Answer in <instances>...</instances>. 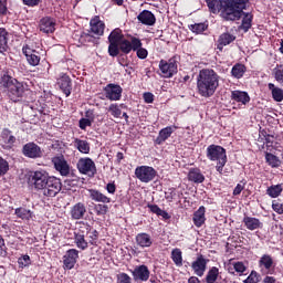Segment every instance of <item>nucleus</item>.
<instances>
[{
	"label": "nucleus",
	"instance_id": "1",
	"mask_svg": "<svg viewBox=\"0 0 283 283\" xmlns=\"http://www.w3.org/2000/svg\"><path fill=\"white\" fill-rule=\"evenodd\" d=\"M206 3L212 14H220L223 21H240L241 30L249 32L251 23H253V15L244 13L249 0H206Z\"/></svg>",
	"mask_w": 283,
	"mask_h": 283
},
{
	"label": "nucleus",
	"instance_id": "2",
	"mask_svg": "<svg viewBox=\"0 0 283 283\" xmlns=\"http://www.w3.org/2000/svg\"><path fill=\"white\" fill-rule=\"evenodd\" d=\"M220 87V75L212 69H202L197 76L198 94L203 98H211Z\"/></svg>",
	"mask_w": 283,
	"mask_h": 283
},
{
	"label": "nucleus",
	"instance_id": "3",
	"mask_svg": "<svg viewBox=\"0 0 283 283\" xmlns=\"http://www.w3.org/2000/svg\"><path fill=\"white\" fill-rule=\"evenodd\" d=\"M206 156L212 163H217L216 170L222 174L224 165H227V150L222 146L210 145L207 147Z\"/></svg>",
	"mask_w": 283,
	"mask_h": 283
},
{
	"label": "nucleus",
	"instance_id": "4",
	"mask_svg": "<svg viewBox=\"0 0 283 283\" xmlns=\"http://www.w3.org/2000/svg\"><path fill=\"white\" fill-rule=\"evenodd\" d=\"M52 176L45 170H33L29 172L28 184L34 187L36 191H41Z\"/></svg>",
	"mask_w": 283,
	"mask_h": 283
},
{
	"label": "nucleus",
	"instance_id": "5",
	"mask_svg": "<svg viewBox=\"0 0 283 283\" xmlns=\"http://www.w3.org/2000/svg\"><path fill=\"white\" fill-rule=\"evenodd\" d=\"M63 185L61 184V179L51 176L44 187L40 190L46 198H54L61 193Z\"/></svg>",
	"mask_w": 283,
	"mask_h": 283
},
{
	"label": "nucleus",
	"instance_id": "6",
	"mask_svg": "<svg viewBox=\"0 0 283 283\" xmlns=\"http://www.w3.org/2000/svg\"><path fill=\"white\" fill-rule=\"evenodd\" d=\"M125 39L120 29H114L108 35V54L109 56H118L119 49L118 44Z\"/></svg>",
	"mask_w": 283,
	"mask_h": 283
},
{
	"label": "nucleus",
	"instance_id": "7",
	"mask_svg": "<svg viewBox=\"0 0 283 283\" xmlns=\"http://www.w3.org/2000/svg\"><path fill=\"white\" fill-rule=\"evenodd\" d=\"M77 169L80 174L88 176L90 178L96 176V164L90 157L80 158L77 161Z\"/></svg>",
	"mask_w": 283,
	"mask_h": 283
},
{
	"label": "nucleus",
	"instance_id": "8",
	"mask_svg": "<svg viewBox=\"0 0 283 283\" xmlns=\"http://www.w3.org/2000/svg\"><path fill=\"white\" fill-rule=\"evenodd\" d=\"M158 172L150 166H138L135 169V176L140 182H151L156 178Z\"/></svg>",
	"mask_w": 283,
	"mask_h": 283
},
{
	"label": "nucleus",
	"instance_id": "9",
	"mask_svg": "<svg viewBox=\"0 0 283 283\" xmlns=\"http://www.w3.org/2000/svg\"><path fill=\"white\" fill-rule=\"evenodd\" d=\"M159 70L161 72V76L164 78H171L174 74H178V64L176 63V60H160L159 62Z\"/></svg>",
	"mask_w": 283,
	"mask_h": 283
},
{
	"label": "nucleus",
	"instance_id": "10",
	"mask_svg": "<svg viewBox=\"0 0 283 283\" xmlns=\"http://www.w3.org/2000/svg\"><path fill=\"white\" fill-rule=\"evenodd\" d=\"M143 45L140 39L136 36H132L130 40L123 39L118 44V50L122 51L124 54H129L132 50H138Z\"/></svg>",
	"mask_w": 283,
	"mask_h": 283
},
{
	"label": "nucleus",
	"instance_id": "11",
	"mask_svg": "<svg viewBox=\"0 0 283 283\" xmlns=\"http://www.w3.org/2000/svg\"><path fill=\"white\" fill-rule=\"evenodd\" d=\"M22 154L23 156H25V158H32L33 160H36V158L43 157V150L34 142H30L25 144L22 147Z\"/></svg>",
	"mask_w": 283,
	"mask_h": 283
},
{
	"label": "nucleus",
	"instance_id": "12",
	"mask_svg": "<svg viewBox=\"0 0 283 283\" xmlns=\"http://www.w3.org/2000/svg\"><path fill=\"white\" fill-rule=\"evenodd\" d=\"M104 94L108 101H120L123 98V87L118 84H107Z\"/></svg>",
	"mask_w": 283,
	"mask_h": 283
},
{
	"label": "nucleus",
	"instance_id": "13",
	"mask_svg": "<svg viewBox=\"0 0 283 283\" xmlns=\"http://www.w3.org/2000/svg\"><path fill=\"white\" fill-rule=\"evenodd\" d=\"M25 92V86L23 83L15 80L14 83L11 84V86L8 88V96L13 101V103H17L19 98L23 97V94Z\"/></svg>",
	"mask_w": 283,
	"mask_h": 283
},
{
	"label": "nucleus",
	"instance_id": "14",
	"mask_svg": "<svg viewBox=\"0 0 283 283\" xmlns=\"http://www.w3.org/2000/svg\"><path fill=\"white\" fill-rule=\"evenodd\" d=\"M52 163L59 174H61L62 176H70V164H67V160H65V157L63 155H57L53 157Z\"/></svg>",
	"mask_w": 283,
	"mask_h": 283
},
{
	"label": "nucleus",
	"instance_id": "15",
	"mask_svg": "<svg viewBox=\"0 0 283 283\" xmlns=\"http://www.w3.org/2000/svg\"><path fill=\"white\" fill-rule=\"evenodd\" d=\"M76 262H78V250L76 249L67 250L63 256L64 269L72 271V269L76 265Z\"/></svg>",
	"mask_w": 283,
	"mask_h": 283
},
{
	"label": "nucleus",
	"instance_id": "16",
	"mask_svg": "<svg viewBox=\"0 0 283 283\" xmlns=\"http://www.w3.org/2000/svg\"><path fill=\"white\" fill-rule=\"evenodd\" d=\"M209 260L205 259L203 255H199L196 261L192 262L191 269L195 273V275H198V277H202L205 275V271H207V263Z\"/></svg>",
	"mask_w": 283,
	"mask_h": 283
},
{
	"label": "nucleus",
	"instance_id": "17",
	"mask_svg": "<svg viewBox=\"0 0 283 283\" xmlns=\"http://www.w3.org/2000/svg\"><path fill=\"white\" fill-rule=\"evenodd\" d=\"M56 30V20L54 18H43L40 21V32L52 34Z\"/></svg>",
	"mask_w": 283,
	"mask_h": 283
},
{
	"label": "nucleus",
	"instance_id": "18",
	"mask_svg": "<svg viewBox=\"0 0 283 283\" xmlns=\"http://www.w3.org/2000/svg\"><path fill=\"white\" fill-rule=\"evenodd\" d=\"M132 273L134 280H139V282H147L150 275L149 268H147V265H138L134 269Z\"/></svg>",
	"mask_w": 283,
	"mask_h": 283
},
{
	"label": "nucleus",
	"instance_id": "19",
	"mask_svg": "<svg viewBox=\"0 0 283 283\" xmlns=\"http://www.w3.org/2000/svg\"><path fill=\"white\" fill-rule=\"evenodd\" d=\"M70 213L72 220H83V218H85V214L87 213V208L85 207V203L77 202L71 208Z\"/></svg>",
	"mask_w": 283,
	"mask_h": 283
},
{
	"label": "nucleus",
	"instance_id": "20",
	"mask_svg": "<svg viewBox=\"0 0 283 283\" xmlns=\"http://www.w3.org/2000/svg\"><path fill=\"white\" fill-rule=\"evenodd\" d=\"M91 25V32L93 34H96V36H103L105 33V22L101 21V18L95 17L90 22Z\"/></svg>",
	"mask_w": 283,
	"mask_h": 283
},
{
	"label": "nucleus",
	"instance_id": "21",
	"mask_svg": "<svg viewBox=\"0 0 283 283\" xmlns=\"http://www.w3.org/2000/svg\"><path fill=\"white\" fill-rule=\"evenodd\" d=\"M243 224L248 229V231H256V229H262L263 223L260 219L255 217L245 216L243 218Z\"/></svg>",
	"mask_w": 283,
	"mask_h": 283
},
{
	"label": "nucleus",
	"instance_id": "22",
	"mask_svg": "<svg viewBox=\"0 0 283 283\" xmlns=\"http://www.w3.org/2000/svg\"><path fill=\"white\" fill-rule=\"evenodd\" d=\"M88 196L94 202H102L103 205H109L112 202L109 197L96 189H88Z\"/></svg>",
	"mask_w": 283,
	"mask_h": 283
},
{
	"label": "nucleus",
	"instance_id": "23",
	"mask_svg": "<svg viewBox=\"0 0 283 283\" xmlns=\"http://www.w3.org/2000/svg\"><path fill=\"white\" fill-rule=\"evenodd\" d=\"M23 54L27 57V61L30 65H32L33 67H36V65H39V63H41V57L39 55H36V52L33 51L32 49L24 46L22 49Z\"/></svg>",
	"mask_w": 283,
	"mask_h": 283
},
{
	"label": "nucleus",
	"instance_id": "24",
	"mask_svg": "<svg viewBox=\"0 0 283 283\" xmlns=\"http://www.w3.org/2000/svg\"><path fill=\"white\" fill-rule=\"evenodd\" d=\"M136 244L142 249H149L154 244V239H151V235L142 232L136 235Z\"/></svg>",
	"mask_w": 283,
	"mask_h": 283
},
{
	"label": "nucleus",
	"instance_id": "25",
	"mask_svg": "<svg viewBox=\"0 0 283 283\" xmlns=\"http://www.w3.org/2000/svg\"><path fill=\"white\" fill-rule=\"evenodd\" d=\"M137 19L143 23V25H154L156 23V15H154L149 10L142 11Z\"/></svg>",
	"mask_w": 283,
	"mask_h": 283
},
{
	"label": "nucleus",
	"instance_id": "26",
	"mask_svg": "<svg viewBox=\"0 0 283 283\" xmlns=\"http://www.w3.org/2000/svg\"><path fill=\"white\" fill-rule=\"evenodd\" d=\"M174 132H176V126H168L163 128L156 138V144L163 145L165 140H167L168 138H171V134H174Z\"/></svg>",
	"mask_w": 283,
	"mask_h": 283
},
{
	"label": "nucleus",
	"instance_id": "27",
	"mask_svg": "<svg viewBox=\"0 0 283 283\" xmlns=\"http://www.w3.org/2000/svg\"><path fill=\"white\" fill-rule=\"evenodd\" d=\"M206 209L205 206L199 207V209L193 213V224L195 227H197L198 229H200V227H202V224H205V222L207 221V218L205 217L206 213Z\"/></svg>",
	"mask_w": 283,
	"mask_h": 283
},
{
	"label": "nucleus",
	"instance_id": "28",
	"mask_svg": "<svg viewBox=\"0 0 283 283\" xmlns=\"http://www.w3.org/2000/svg\"><path fill=\"white\" fill-rule=\"evenodd\" d=\"M231 98H232V101H235L237 103H241V105H247V103H249L251 101L249 93H247L244 91H232Z\"/></svg>",
	"mask_w": 283,
	"mask_h": 283
},
{
	"label": "nucleus",
	"instance_id": "29",
	"mask_svg": "<svg viewBox=\"0 0 283 283\" xmlns=\"http://www.w3.org/2000/svg\"><path fill=\"white\" fill-rule=\"evenodd\" d=\"M74 242L77 249H81V251H85V249L88 247L87 240H85V233L81 230L74 232Z\"/></svg>",
	"mask_w": 283,
	"mask_h": 283
},
{
	"label": "nucleus",
	"instance_id": "30",
	"mask_svg": "<svg viewBox=\"0 0 283 283\" xmlns=\"http://www.w3.org/2000/svg\"><path fill=\"white\" fill-rule=\"evenodd\" d=\"M59 85L65 96H70L72 94V80H70V76L63 75L59 80Z\"/></svg>",
	"mask_w": 283,
	"mask_h": 283
},
{
	"label": "nucleus",
	"instance_id": "31",
	"mask_svg": "<svg viewBox=\"0 0 283 283\" xmlns=\"http://www.w3.org/2000/svg\"><path fill=\"white\" fill-rule=\"evenodd\" d=\"M259 266L261 271H269L270 269H273V256L263 254L259 260Z\"/></svg>",
	"mask_w": 283,
	"mask_h": 283
},
{
	"label": "nucleus",
	"instance_id": "32",
	"mask_svg": "<svg viewBox=\"0 0 283 283\" xmlns=\"http://www.w3.org/2000/svg\"><path fill=\"white\" fill-rule=\"evenodd\" d=\"M268 87L272 94L273 101L276 103H282L283 101V90L281 87L275 86L273 83H269Z\"/></svg>",
	"mask_w": 283,
	"mask_h": 283
},
{
	"label": "nucleus",
	"instance_id": "33",
	"mask_svg": "<svg viewBox=\"0 0 283 283\" xmlns=\"http://www.w3.org/2000/svg\"><path fill=\"white\" fill-rule=\"evenodd\" d=\"M17 83V78L12 77L8 72L3 71L0 77V85L9 90L12 84Z\"/></svg>",
	"mask_w": 283,
	"mask_h": 283
},
{
	"label": "nucleus",
	"instance_id": "34",
	"mask_svg": "<svg viewBox=\"0 0 283 283\" xmlns=\"http://www.w3.org/2000/svg\"><path fill=\"white\" fill-rule=\"evenodd\" d=\"M73 143L80 154H90V144L87 140L75 138Z\"/></svg>",
	"mask_w": 283,
	"mask_h": 283
},
{
	"label": "nucleus",
	"instance_id": "35",
	"mask_svg": "<svg viewBox=\"0 0 283 283\" xmlns=\"http://www.w3.org/2000/svg\"><path fill=\"white\" fill-rule=\"evenodd\" d=\"M188 179L191 182H197V184L205 182V175L201 174L200 170L198 169H192L188 174Z\"/></svg>",
	"mask_w": 283,
	"mask_h": 283
},
{
	"label": "nucleus",
	"instance_id": "36",
	"mask_svg": "<svg viewBox=\"0 0 283 283\" xmlns=\"http://www.w3.org/2000/svg\"><path fill=\"white\" fill-rule=\"evenodd\" d=\"M220 275V270L216 266L211 268L207 275H206V282L207 283H216L218 281V276Z\"/></svg>",
	"mask_w": 283,
	"mask_h": 283
},
{
	"label": "nucleus",
	"instance_id": "37",
	"mask_svg": "<svg viewBox=\"0 0 283 283\" xmlns=\"http://www.w3.org/2000/svg\"><path fill=\"white\" fill-rule=\"evenodd\" d=\"M8 51V32L0 29V54Z\"/></svg>",
	"mask_w": 283,
	"mask_h": 283
},
{
	"label": "nucleus",
	"instance_id": "38",
	"mask_svg": "<svg viewBox=\"0 0 283 283\" xmlns=\"http://www.w3.org/2000/svg\"><path fill=\"white\" fill-rule=\"evenodd\" d=\"M244 72H247L244 64H235L231 70V74L234 78H242V76H244Z\"/></svg>",
	"mask_w": 283,
	"mask_h": 283
},
{
	"label": "nucleus",
	"instance_id": "39",
	"mask_svg": "<svg viewBox=\"0 0 283 283\" xmlns=\"http://www.w3.org/2000/svg\"><path fill=\"white\" fill-rule=\"evenodd\" d=\"M283 187L282 185H274V186H270L266 189V193L268 196H270V198H279V196L282 193Z\"/></svg>",
	"mask_w": 283,
	"mask_h": 283
},
{
	"label": "nucleus",
	"instance_id": "40",
	"mask_svg": "<svg viewBox=\"0 0 283 283\" xmlns=\"http://www.w3.org/2000/svg\"><path fill=\"white\" fill-rule=\"evenodd\" d=\"M171 260L176 266H182V251L178 248L171 251Z\"/></svg>",
	"mask_w": 283,
	"mask_h": 283
},
{
	"label": "nucleus",
	"instance_id": "41",
	"mask_svg": "<svg viewBox=\"0 0 283 283\" xmlns=\"http://www.w3.org/2000/svg\"><path fill=\"white\" fill-rule=\"evenodd\" d=\"M148 209L151 211V213H156V216H160L161 218H164V220H169V213L160 209V207L156 205H148Z\"/></svg>",
	"mask_w": 283,
	"mask_h": 283
},
{
	"label": "nucleus",
	"instance_id": "42",
	"mask_svg": "<svg viewBox=\"0 0 283 283\" xmlns=\"http://www.w3.org/2000/svg\"><path fill=\"white\" fill-rule=\"evenodd\" d=\"M15 216L21 218V220H32V211L25 208H17Z\"/></svg>",
	"mask_w": 283,
	"mask_h": 283
},
{
	"label": "nucleus",
	"instance_id": "43",
	"mask_svg": "<svg viewBox=\"0 0 283 283\" xmlns=\"http://www.w3.org/2000/svg\"><path fill=\"white\" fill-rule=\"evenodd\" d=\"M265 160L270 167H280L281 165L280 158L271 153L265 154Z\"/></svg>",
	"mask_w": 283,
	"mask_h": 283
},
{
	"label": "nucleus",
	"instance_id": "44",
	"mask_svg": "<svg viewBox=\"0 0 283 283\" xmlns=\"http://www.w3.org/2000/svg\"><path fill=\"white\" fill-rule=\"evenodd\" d=\"M235 41V36L230 33H223L219 38V44L220 45H229Z\"/></svg>",
	"mask_w": 283,
	"mask_h": 283
},
{
	"label": "nucleus",
	"instance_id": "45",
	"mask_svg": "<svg viewBox=\"0 0 283 283\" xmlns=\"http://www.w3.org/2000/svg\"><path fill=\"white\" fill-rule=\"evenodd\" d=\"M2 138H3V142L6 143V145H8L9 147H12V144L17 143V137L11 135L10 130H4Z\"/></svg>",
	"mask_w": 283,
	"mask_h": 283
},
{
	"label": "nucleus",
	"instance_id": "46",
	"mask_svg": "<svg viewBox=\"0 0 283 283\" xmlns=\"http://www.w3.org/2000/svg\"><path fill=\"white\" fill-rule=\"evenodd\" d=\"M108 112H111L114 118H120V114H123V111H120L118 104H111L108 107Z\"/></svg>",
	"mask_w": 283,
	"mask_h": 283
},
{
	"label": "nucleus",
	"instance_id": "47",
	"mask_svg": "<svg viewBox=\"0 0 283 283\" xmlns=\"http://www.w3.org/2000/svg\"><path fill=\"white\" fill-rule=\"evenodd\" d=\"M9 170H10V165L6 159L0 157V176H6V174H8Z\"/></svg>",
	"mask_w": 283,
	"mask_h": 283
},
{
	"label": "nucleus",
	"instance_id": "48",
	"mask_svg": "<svg viewBox=\"0 0 283 283\" xmlns=\"http://www.w3.org/2000/svg\"><path fill=\"white\" fill-rule=\"evenodd\" d=\"M18 264L21 266V269H24V266H30L32 262L30 261V255L25 254L18 259Z\"/></svg>",
	"mask_w": 283,
	"mask_h": 283
},
{
	"label": "nucleus",
	"instance_id": "49",
	"mask_svg": "<svg viewBox=\"0 0 283 283\" xmlns=\"http://www.w3.org/2000/svg\"><path fill=\"white\" fill-rule=\"evenodd\" d=\"M274 78L275 81H277L279 83L283 82V65L276 66L274 70Z\"/></svg>",
	"mask_w": 283,
	"mask_h": 283
},
{
	"label": "nucleus",
	"instance_id": "50",
	"mask_svg": "<svg viewBox=\"0 0 283 283\" xmlns=\"http://www.w3.org/2000/svg\"><path fill=\"white\" fill-rule=\"evenodd\" d=\"M192 32L196 34H202L205 30H207V24L206 23H197L191 27Z\"/></svg>",
	"mask_w": 283,
	"mask_h": 283
},
{
	"label": "nucleus",
	"instance_id": "51",
	"mask_svg": "<svg viewBox=\"0 0 283 283\" xmlns=\"http://www.w3.org/2000/svg\"><path fill=\"white\" fill-rule=\"evenodd\" d=\"M117 282L118 283H132V276L125 272H122V273L117 274Z\"/></svg>",
	"mask_w": 283,
	"mask_h": 283
},
{
	"label": "nucleus",
	"instance_id": "52",
	"mask_svg": "<svg viewBox=\"0 0 283 283\" xmlns=\"http://www.w3.org/2000/svg\"><path fill=\"white\" fill-rule=\"evenodd\" d=\"M133 52H137L138 59H142V60L147 59L149 54V52H147V49L143 48V45L137 48L136 50H133Z\"/></svg>",
	"mask_w": 283,
	"mask_h": 283
},
{
	"label": "nucleus",
	"instance_id": "53",
	"mask_svg": "<svg viewBox=\"0 0 283 283\" xmlns=\"http://www.w3.org/2000/svg\"><path fill=\"white\" fill-rule=\"evenodd\" d=\"M260 277L258 276V272H252L245 280L244 283H259Z\"/></svg>",
	"mask_w": 283,
	"mask_h": 283
},
{
	"label": "nucleus",
	"instance_id": "54",
	"mask_svg": "<svg viewBox=\"0 0 283 283\" xmlns=\"http://www.w3.org/2000/svg\"><path fill=\"white\" fill-rule=\"evenodd\" d=\"M232 266L237 273H244L247 271V266L242 262H234Z\"/></svg>",
	"mask_w": 283,
	"mask_h": 283
},
{
	"label": "nucleus",
	"instance_id": "55",
	"mask_svg": "<svg viewBox=\"0 0 283 283\" xmlns=\"http://www.w3.org/2000/svg\"><path fill=\"white\" fill-rule=\"evenodd\" d=\"M108 209L109 208L105 205H96L95 206V211H96L97 216H105V213H107Z\"/></svg>",
	"mask_w": 283,
	"mask_h": 283
},
{
	"label": "nucleus",
	"instance_id": "56",
	"mask_svg": "<svg viewBox=\"0 0 283 283\" xmlns=\"http://www.w3.org/2000/svg\"><path fill=\"white\" fill-rule=\"evenodd\" d=\"M272 209H273V211H275V213H279V216L283 214V205L282 203L273 201Z\"/></svg>",
	"mask_w": 283,
	"mask_h": 283
},
{
	"label": "nucleus",
	"instance_id": "57",
	"mask_svg": "<svg viewBox=\"0 0 283 283\" xmlns=\"http://www.w3.org/2000/svg\"><path fill=\"white\" fill-rule=\"evenodd\" d=\"M87 127H92V119L81 118L80 129H87Z\"/></svg>",
	"mask_w": 283,
	"mask_h": 283
},
{
	"label": "nucleus",
	"instance_id": "58",
	"mask_svg": "<svg viewBox=\"0 0 283 283\" xmlns=\"http://www.w3.org/2000/svg\"><path fill=\"white\" fill-rule=\"evenodd\" d=\"M0 14H8V2L0 0Z\"/></svg>",
	"mask_w": 283,
	"mask_h": 283
},
{
	"label": "nucleus",
	"instance_id": "59",
	"mask_svg": "<svg viewBox=\"0 0 283 283\" xmlns=\"http://www.w3.org/2000/svg\"><path fill=\"white\" fill-rule=\"evenodd\" d=\"M106 191L108 193H111L112 196H114V193H116V184L114 182H109L106 185Z\"/></svg>",
	"mask_w": 283,
	"mask_h": 283
},
{
	"label": "nucleus",
	"instance_id": "60",
	"mask_svg": "<svg viewBox=\"0 0 283 283\" xmlns=\"http://www.w3.org/2000/svg\"><path fill=\"white\" fill-rule=\"evenodd\" d=\"M24 6H29L30 8H34V6H39L41 0H22Z\"/></svg>",
	"mask_w": 283,
	"mask_h": 283
},
{
	"label": "nucleus",
	"instance_id": "61",
	"mask_svg": "<svg viewBox=\"0 0 283 283\" xmlns=\"http://www.w3.org/2000/svg\"><path fill=\"white\" fill-rule=\"evenodd\" d=\"M244 191V186L238 184L233 190V196H240Z\"/></svg>",
	"mask_w": 283,
	"mask_h": 283
},
{
	"label": "nucleus",
	"instance_id": "62",
	"mask_svg": "<svg viewBox=\"0 0 283 283\" xmlns=\"http://www.w3.org/2000/svg\"><path fill=\"white\" fill-rule=\"evenodd\" d=\"M144 101H145V103H154V94L144 93Z\"/></svg>",
	"mask_w": 283,
	"mask_h": 283
},
{
	"label": "nucleus",
	"instance_id": "63",
	"mask_svg": "<svg viewBox=\"0 0 283 283\" xmlns=\"http://www.w3.org/2000/svg\"><path fill=\"white\" fill-rule=\"evenodd\" d=\"M85 117H86V120H91V123H94V112L93 111H86Z\"/></svg>",
	"mask_w": 283,
	"mask_h": 283
},
{
	"label": "nucleus",
	"instance_id": "64",
	"mask_svg": "<svg viewBox=\"0 0 283 283\" xmlns=\"http://www.w3.org/2000/svg\"><path fill=\"white\" fill-rule=\"evenodd\" d=\"M263 283H275V277H273V276H266V277L263 280Z\"/></svg>",
	"mask_w": 283,
	"mask_h": 283
}]
</instances>
